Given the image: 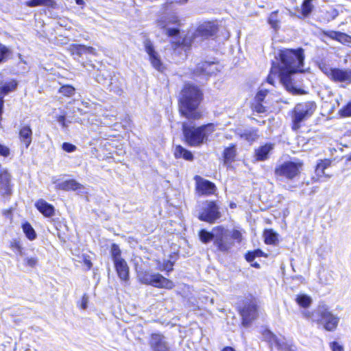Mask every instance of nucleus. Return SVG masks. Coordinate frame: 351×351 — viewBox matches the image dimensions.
Here are the masks:
<instances>
[{"label":"nucleus","instance_id":"1","mask_svg":"<svg viewBox=\"0 0 351 351\" xmlns=\"http://www.w3.org/2000/svg\"><path fill=\"white\" fill-rule=\"evenodd\" d=\"M280 63L278 66H272L267 82L274 84L275 78H278L285 88L293 95L304 93V91L294 86L291 75L297 72H302L304 53L302 48L298 49H285L279 53Z\"/></svg>","mask_w":351,"mask_h":351},{"label":"nucleus","instance_id":"2","mask_svg":"<svg viewBox=\"0 0 351 351\" xmlns=\"http://www.w3.org/2000/svg\"><path fill=\"white\" fill-rule=\"evenodd\" d=\"M202 93L197 86L187 84L180 93V112L189 119H198L201 113L197 108L201 99Z\"/></svg>","mask_w":351,"mask_h":351},{"label":"nucleus","instance_id":"3","mask_svg":"<svg viewBox=\"0 0 351 351\" xmlns=\"http://www.w3.org/2000/svg\"><path fill=\"white\" fill-rule=\"evenodd\" d=\"M133 261L134 263L137 278L141 283L149 285L158 288L168 289H171L174 287L173 282L171 280L159 274L150 273L144 264H139V262H141V258H134Z\"/></svg>","mask_w":351,"mask_h":351},{"label":"nucleus","instance_id":"4","mask_svg":"<svg viewBox=\"0 0 351 351\" xmlns=\"http://www.w3.org/2000/svg\"><path fill=\"white\" fill-rule=\"evenodd\" d=\"M215 124L208 123L198 128L189 126L186 122L182 123V130L186 143L197 147L206 142L208 136L215 131Z\"/></svg>","mask_w":351,"mask_h":351},{"label":"nucleus","instance_id":"5","mask_svg":"<svg viewBox=\"0 0 351 351\" xmlns=\"http://www.w3.org/2000/svg\"><path fill=\"white\" fill-rule=\"evenodd\" d=\"M316 104L313 101H306L297 104L292 115V129L298 130L301 127L302 122L311 117L316 109Z\"/></svg>","mask_w":351,"mask_h":351},{"label":"nucleus","instance_id":"6","mask_svg":"<svg viewBox=\"0 0 351 351\" xmlns=\"http://www.w3.org/2000/svg\"><path fill=\"white\" fill-rule=\"evenodd\" d=\"M302 163L300 162L287 161L278 165L274 170L276 177L282 180H293L300 173Z\"/></svg>","mask_w":351,"mask_h":351},{"label":"nucleus","instance_id":"7","mask_svg":"<svg viewBox=\"0 0 351 351\" xmlns=\"http://www.w3.org/2000/svg\"><path fill=\"white\" fill-rule=\"evenodd\" d=\"M214 245L221 252H227L234 245L228 230L222 226L214 228Z\"/></svg>","mask_w":351,"mask_h":351},{"label":"nucleus","instance_id":"8","mask_svg":"<svg viewBox=\"0 0 351 351\" xmlns=\"http://www.w3.org/2000/svg\"><path fill=\"white\" fill-rule=\"evenodd\" d=\"M317 323L323 326L325 330L333 331L337 327L339 318L333 315L328 309L322 306H319L316 312Z\"/></svg>","mask_w":351,"mask_h":351},{"label":"nucleus","instance_id":"9","mask_svg":"<svg viewBox=\"0 0 351 351\" xmlns=\"http://www.w3.org/2000/svg\"><path fill=\"white\" fill-rule=\"evenodd\" d=\"M319 68L328 77L335 82L346 84L351 83L350 69H333L326 64H322Z\"/></svg>","mask_w":351,"mask_h":351},{"label":"nucleus","instance_id":"10","mask_svg":"<svg viewBox=\"0 0 351 351\" xmlns=\"http://www.w3.org/2000/svg\"><path fill=\"white\" fill-rule=\"evenodd\" d=\"M221 213L216 202L206 201L202 204V210L199 213V219L208 223H214L219 219Z\"/></svg>","mask_w":351,"mask_h":351},{"label":"nucleus","instance_id":"11","mask_svg":"<svg viewBox=\"0 0 351 351\" xmlns=\"http://www.w3.org/2000/svg\"><path fill=\"white\" fill-rule=\"evenodd\" d=\"M263 337L271 346H275L278 350L282 351H297L296 347L292 343L291 341L284 337H277L269 330H265Z\"/></svg>","mask_w":351,"mask_h":351},{"label":"nucleus","instance_id":"12","mask_svg":"<svg viewBox=\"0 0 351 351\" xmlns=\"http://www.w3.org/2000/svg\"><path fill=\"white\" fill-rule=\"evenodd\" d=\"M144 47L146 53L149 56V60L156 70L162 71L163 65L161 62L160 58L158 52L155 50L152 43L149 40H146L144 42Z\"/></svg>","mask_w":351,"mask_h":351},{"label":"nucleus","instance_id":"13","mask_svg":"<svg viewBox=\"0 0 351 351\" xmlns=\"http://www.w3.org/2000/svg\"><path fill=\"white\" fill-rule=\"evenodd\" d=\"M243 325L248 326L257 317V306L254 302H250L248 304H245L241 312Z\"/></svg>","mask_w":351,"mask_h":351},{"label":"nucleus","instance_id":"14","mask_svg":"<svg viewBox=\"0 0 351 351\" xmlns=\"http://www.w3.org/2000/svg\"><path fill=\"white\" fill-rule=\"evenodd\" d=\"M195 180L196 189L199 193L202 195H211L215 192L216 186L213 182L204 180L199 176H196Z\"/></svg>","mask_w":351,"mask_h":351},{"label":"nucleus","instance_id":"15","mask_svg":"<svg viewBox=\"0 0 351 351\" xmlns=\"http://www.w3.org/2000/svg\"><path fill=\"white\" fill-rule=\"evenodd\" d=\"M218 71L217 64L216 63L204 62L197 64L194 71V74L211 75L215 74Z\"/></svg>","mask_w":351,"mask_h":351},{"label":"nucleus","instance_id":"16","mask_svg":"<svg viewBox=\"0 0 351 351\" xmlns=\"http://www.w3.org/2000/svg\"><path fill=\"white\" fill-rule=\"evenodd\" d=\"M149 344L154 351H169V350L164 337L159 334L152 335Z\"/></svg>","mask_w":351,"mask_h":351},{"label":"nucleus","instance_id":"17","mask_svg":"<svg viewBox=\"0 0 351 351\" xmlns=\"http://www.w3.org/2000/svg\"><path fill=\"white\" fill-rule=\"evenodd\" d=\"M11 176L7 171L0 173V193L3 196L10 195L11 194Z\"/></svg>","mask_w":351,"mask_h":351},{"label":"nucleus","instance_id":"18","mask_svg":"<svg viewBox=\"0 0 351 351\" xmlns=\"http://www.w3.org/2000/svg\"><path fill=\"white\" fill-rule=\"evenodd\" d=\"M114 267L121 280H128L129 279V267L126 261L122 258L114 262Z\"/></svg>","mask_w":351,"mask_h":351},{"label":"nucleus","instance_id":"19","mask_svg":"<svg viewBox=\"0 0 351 351\" xmlns=\"http://www.w3.org/2000/svg\"><path fill=\"white\" fill-rule=\"evenodd\" d=\"M215 31V27L210 23L200 25L195 33L193 43L195 42L199 37L208 38L212 36Z\"/></svg>","mask_w":351,"mask_h":351},{"label":"nucleus","instance_id":"20","mask_svg":"<svg viewBox=\"0 0 351 351\" xmlns=\"http://www.w3.org/2000/svg\"><path fill=\"white\" fill-rule=\"evenodd\" d=\"M274 144L266 143L255 150V157L257 160L263 161L269 158L270 152L274 149Z\"/></svg>","mask_w":351,"mask_h":351},{"label":"nucleus","instance_id":"21","mask_svg":"<svg viewBox=\"0 0 351 351\" xmlns=\"http://www.w3.org/2000/svg\"><path fill=\"white\" fill-rule=\"evenodd\" d=\"M35 206L36 208L45 217H50L53 216L55 213V208L54 207L47 203L46 201H45L43 199H38L36 204Z\"/></svg>","mask_w":351,"mask_h":351},{"label":"nucleus","instance_id":"22","mask_svg":"<svg viewBox=\"0 0 351 351\" xmlns=\"http://www.w3.org/2000/svg\"><path fill=\"white\" fill-rule=\"evenodd\" d=\"M71 53L73 55H77L79 56L83 54H93L95 55V49L92 47H87L82 45H73L70 47Z\"/></svg>","mask_w":351,"mask_h":351},{"label":"nucleus","instance_id":"23","mask_svg":"<svg viewBox=\"0 0 351 351\" xmlns=\"http://www.w3.org/2000/svg\"><path fill=\"white\" fill-rule=\"evenodd\" d=\"M236 134L241 138L248 142H253L258 137L257 131L254 129H237Z\"/></svg>","mask_w":351,"mask_h":351},{"label":"nucleus","instance_id":"24","mask_svg":"<svg viewBox=\"0 0 351 351\" xmlns=\"http://www.w3.org/2000/svg\"><path fill=\"white\" fill-rule=\"evenodd\" d=\"M332 39L336 40L339 43L351 47V36L339 32H329L326 34Z\"/></svg>","mask_w":351,"mask_h":351},{"label":"nucleus","instance_id":"25","mask_svg":"<svg viewBox=\"0 0 351 351\" xmlns=\"http://www.w3.org/2000/svg\"><path fill=\"white\" fill-rule=\"evenodd\" d=\"M58 189L64 191H77L81 192L84 186L75 180H69L62 182L58 185Z\"/></svg>","mask_w":351,"mask_h":351},{"label":"nucleus","instance_id":"26","mask_svg":"<svg viewBox=\"0 0 351 351\" xmlns=\"http://www.w3.org/2000/svg\"><path fill=\"white\" fill-rule=\"evenodd\" d=\"M179 21L175 14H169L161 16L157 22L158 26L160 28H166L171 24H176Z\"/></svg>","mask_w":351,"mask_h":351},{"label":"nucleus","instance_id":"27","mask_svg":"<svg viewBox=\"0 0 351 351\" xmlns=\"http://www.w3.org/2000/svg\"><path fill=\"white\" fill-rule=\"evenodd\" d=\"M21 141L27 148L32 143V131L29 126H23L19 131Z\"/></svg>","mask_w":351,"mask_h":351},{"label":"nucleus","instance_id":"28","mask_svg":"<svg viewBox=\"0 0 351 351\" xmlns=\"http://www.w3.org/2000/svg\"><path fill=\"white\" fill-rule=\"evenodd\" d=\"M174 156L176 158H183L189 161H191L193 159V154L181 145H177L174 151Z\"/></svg>","mask_w":351,"mask_h":351},{"label":"nucleus","instance_id":"29","mask_svg":"<svg viewBox=\"0 0 351 351\" xmlns=\"http://www.w3.org/2000/svg\"><path fill=\"white\" fill-rule=\"evenodd\" d=\"M315 0H304L302 4V14L303 17L308 16L314 9Z\"/></svg>","mask_w":351,"mask_h":351},{"label":"nucleus","instance_id":"30","mask_svg":"<svg viewBox=\"0 0 351 351\" xmlns=\"http://www.w3.org/2000/svg\"><path fill=\"white\" fill-rule=\"evenodd\" d=\"M331 165V161L328 159H325L321 160L319 163H317L316 167V174L318 176H322L325 174V169L330 167Z\"/></svg>","mask_w":351,"mask_h":351},{"label":"nucleus","instance_id":"31","mask_svg":"<svg viewBox=\"0 0 351 351\" xmlns=\"http://www.w3.org/2000/svg\"><path fill=\"white\" fill-rule=\"evenodd\" d=\"M26 5L29 7H36V6H53V0H29L26 2Z\"/></svg>","mask_w":351,"mask_h":351},{"label":"nucleus","instance_id":"32","mask_svg":"<svg viewBox=\"0 0 351 351\" xmlns=\"http://www.w3.org/2000/svg\"><path fill=\"white\" fill-rule=\"evenodd\" d=\"M296 302L302 307L306 308L311 304V298L306 295H298L295 298Z\"/></svg>","mask_w":351,"mask_h":351},{"label":"nucleus","instance_id":"33","mask_svg":"<svg viewBox=\"0 0 351 351\" xmlns=\"http://www.w3.org/2000/svg\"><path fill=\"white\" fill-rule=\"evenodd\" d=\"M223 156L226 162H232L236 156V149L234 145H232L224 150Z\"/></svg>","mask_w":351,"mask_h":351},{"label":"nucleus","instance_id":"34","mask_svg":"<svg viewBox=\"0 0 351 351\" xmlns=\"http://www.w3.org/2000/svg\"><path fill=\"white\" fill-rule=\"evenodd\" d=\"M265 242L267 244H274L278 240V235L272 230H267L264 232Z\"/></svg>","mask_w":351,"mask_h":351},{"label":"nucleus","instance_id":"35","mask_svg":"<svg viewBox=\"0 0 351 351\" xmlns=\"http://www.w3.org/2000/svg\"><path fill=\"white\" fill-rule=\"evenodd\" d=\"M23 230L25 234L26 237L29 240H34L36 237V234L32 228V226L29 223H25L22 226Z\"/></svg>","mask_w":351,"mask_h":351},{"label":"nucleus","instance_id":"36","mask_svg":"<svg viewBox=\"0 0 351 351\" xmlns=\"http://www.w3.org/2000/svg\"><path fill=\"white\" fill-rule=\"evenodd\" d=\"M199 237L201 241L204 243H207L211 240H214V228L212 232H209L205 230H202L199 233Z\"/></svg>","mask_w":351,"mask_h":351},{"label":"nucleus","instance_id":"37","mask_svg":"<svg viewBox=\"0 0 351 351\" xmlns=\"http://www.w3.org/2000/svg\"><path fill=\"white\" fill-rule=\"evenodd\" d=\"M268 23L271 25V27L275 30L279 29L280 21L278 18V11H275L271 13L268 19Z\"/></svg>","mask_w":351,"mask_h":351},{"label":"nucleus","instance_id":"38","mask_svg":"<svg viewBox=\"0 0 351 351\" xmlns=\"http://www.w3.org/2000/svg\"><path fill=\"white\" fill-rule=\"evenodd\" d=\"M16 82L14 81L10 82L3 84L0 88L1 93H3L4 95L8 94V93L14 90L16 87Z\"/></svg>","mask_w":351,"mask_h":351},{"label":"nucleus","instance_id":"39","mask_svg":"<svg viewBox=\"0 0 351 351\" xmlns=\"http://www.w3.org/2000/svg\"><path fill=\"white\" fill-rule=\"evenodd\" d=\"M121 252L119 247L115 243L112 244L110 249V254L113 262L117 261V260L122 259L121 256Z\"/></svg>","mask_w":351,"mask_h":351},{"label":"nucleus","instance_id":"40","mask_svg":"<svg viewBox=\"0 0 351 351\" xmlns=\"http://www.w3.org/2000/svg\"><path fill=\"white\" fill-rule=\"evenodd\" d=\"M59 92L64 96L70 97L75 93V88L69 85L62 86Z\"/></svg>","mask_w":351,"mask_h":351},{"label":"nucleus","instance_id":"41","mask_svg":"<svg viewBox=\"0 0 351 351\" xmlns=\"http://www.w3.org/2000/svg\"><path fill=\"white\" fill-rule=\"evenodd\" d=\"M339 114L342 117H351V101L339 110Z\"/></svg>","mask_w":351,"mask_h":351},{"label":"nucleus","instance_id":"42","mask_svg":"<svg viewBox=\"0 0 351 351\" xmlns=\"http://www.w3.org/2000/svg\"><path fill=\"white\" fill-rule=\"evenodd\" d=\"M263 252L260 250H256L253 252H248L245 255V259L248 262H252L256 257H259L263 256Z\"/></svg>","mask_w":351,"mask_h":351},{"label":"nucleus","instance_id":"43","mask_svg":"<svg viewBox=\"0 0 351 351\" xmlns=\"http://www.w3.org/2000/svg\"><path fill=\"white\" fill-rule=\"evenodd\" d=\"M38 263L37 256L26 257L24 259V265L30 267H34Z\"/></svg>","mask_w":351,"mask_h":351},{"label":"nucleus","instance_id":"44","mask_svg":"<svg viewBox=\"0 0 351 351\" xmlns=\"http://www.w3.org/2000/svg\"><path fill=\"white\" fill-rule=\"evenodd\" d=\"M9 53V49L3 45L0 44V62L4 61L6 59Z\"/></svg>","mask_w":351,"mask_h":351},{"label":"nucleus","instance_id":"45","mask_svg":"<svg viewBox=\"0 0 351 351\" xmlns=\"http://www.w3.org/2000/svg\"><path fill=\"white\" fill-rule=\"evenodd\" d=\"M267 94V91L265 90H259L255 97L254 102L262 103L265 97H266Z\"/></svg>","mask_w":351,"mask_h":351},{"label":"nucleus","instance_id":"46","mask_svg":"<svg viewBox=\"0 0 351 351\" xmlns=\"http://www.w3.org/2000/svg\"><path fill=\"white\" fill-rule=\"evenodd\" d=\"M230 238L232 241L234 240L238 243H240L242 241V234L240 231L237 230H234L232 234H230Z\"/></svg>","mask_w":351,"mask_h":351},{"label":"nucleus","instance_id":"47","mask_svg":"<svg viewBox=\"0 0 351 351\" xmlns=\"http://www.w3.org/2000/svg\"><path fill=\"white\" fill-rule=\"evenodd\" d=\"M252 108L258 113H263L265 112V107L260 102H254L252 104Z\"/></svg>","mask_w":351,"mask_h":351},{"label":"nucleus","instance_id":"48","mask_svg":"<svg viewBox=\"0 0 351 351\" xmlns=\"http://www.w3.org/2000/svg\"><path fill=\"white\" fill-rule=\"evenodd\" d=\"M165 32V34L168 36H173L177 35L179 33V30L176 28H171L167 27L166 28H162Z\"/></svg>","mask_w":351,"mask_h":351},{"label":"nucleus","instance_id":"49","mask_svg":"<svg viewBox=\"0 0 351 351\" xmlns=\"http://www.w3.org/2000/svg\"><path fill=\"white\" fill-rule=\"evenodd\" d=\"M88 296L87 294H84L82 298V300L80 301V307L83 309V310H85L86 309L87 306H88Z\"/></svg>","mask_w":351,"mask_h":351},{"label":"nucleus","instance_id":"50","mask_svg":"<svg viewBox=\"0 0 351 351\" xmlns=\"http://www.w3.org/2000/svg\"><path fill=\"white\" fill-rule=\"evenodd\" d=\"M62 147L66 152H73L76 150V147L69 143H64Z\"/></svg>","mask_w":351,"mask_h":351},{"label":"nucleus","instance_id":"51","mask_svg":"<svg viewBox=\"0 0 351 351\" xmlns=\"http://www.w3.org/2000/svg\"><path fill=\"white\" fill-rule=\"evenodd\" d=\"M173 263L170 261H167L166 262H164L162 267L160 268L161 270H165L167 271H170L173 269Z\"/></svg>","mask_w":351,"mask_h":351},{"label":"nucleus","instance_id":"52","mask_svg":"<svg viewBox=\"0 0 351 351\" xmlns=\"http://www.w3.org/2000/svg\"><path fill=\"white\" fill-rule=\"evenodd\" d=\"M330 347L332 351H344L343 346L336 341L332 342Z\"/></svg>","mask_w":351,"mask_h":351},{"label":"nucleus","instance_id":"53","mask_svg":"<svg viewBox=\"0 0 351 351\" xmlns=\"http://www.w3.org/2000/svg\"><path fill=\"white\" fill-rule=\"evenodd\" d=\"M12 247L15 248L17 251V252L19 254V255L23 256V247H21L20 243L19 241H14L12 243Z\"/></svg>","mask_w":351,"mask_h":351},{"label":"nucleus","instance_id":"54","mask_svg":"<svg viewBox=\"0 0 351 351\" xmlns=\"http://www.w3.org/2000/svg\"><path fill=\"white\" fill-rule=\"evenodd\" d=\"M10 154V149L0 143V155L8 156Z\"/></svg>","mask_w":351,"mask_h":351},{"label":"nucleus","instance_id":"55","mask_svg":"<svg viewBox=\"0 0 351 351\" xmlns=\"http://www.w3.org/2000/svg\"><path fill=\"white\" fill-rule=\"evenodd\" d=\"M57 121L63 127L66 128L67 124L66 123L65 120V116L64 115H60L57 117Z\"/></svg>","mask_w":351,"mask_h":351},{"label":"nucleus","instance_id":"56","mask_svg":"<svg viewBox=\"0 0 351 351\" xmlns=\"http://www.w3.org/2000/svg\"><path fill=\"white\" fill-rule=\"evenodd\" d=\"M104 74H98L96 76V80L99 83H105L106 79H103Z\"/></svg>","mask_w":351,"mask_h":351},{"label":"nucleus","instance_id":"57","mask_svg":"<svg viewBox=\"0 0 351 351\" xmlns=\"http://www.w3.org/2000/svg\"><path fill=\"white\" fill-rule=\"evenodd\" d=\"M84 265L87 266V268H88V269H90L91 268V267H92V263H91V261H90L89 259H88V258H86V257H84Z\"/></svg>","mask_w":351,"mask_h":351},{"label":"nucleus","instance_id":"58","mask_svg":"<svg viewBox=\"0 0 351 351\" xmlns=\"http://www.w3.org/2000/svg\"><path fill=\"white\" fill-rule=\"evenodd\" d=\"M221 351H236L234 348L232 347H225Z\"/></svg>","mask_w":351,"mask_h":351},{"label":"nucleus","instance_id":"59","mask_svg":"<svg viewBox=\"0 0 351 351\" xmlns=\"http://www.w3.org/2000/svg\"><path fill=\"white\" fill-rule=\"evenodd\" d=\"M188 40H189V43L191 44V39H189L188 38H186L184 39L182 44L184 45H187L188 44Z\"/></svg>","mask_w":351,"mask_h":351},{"label":"nucleus","instance_id":"60","mask_svg":"<svg viewBox=\"0 0 351 351\" xmlns=\"http://www.w3.org/2000/svg\"><path fill=\"white\" fill-rule=\"evenodd\" d=\"M75 3L80 5H84V2L83 0H75Z\"/></svg>","mask_w":351,"mask_h":351},{"label":"nucleus","instance_id":"61","mask_svg":"<svg viewBox=\"0 0 351 351\" xmlns=\"http://www.w3.org/2000/svg\"><path fill=\"white\" fill-rule=\"evenodd\" d=\"M252 266L256 267V268H259L260 267V265L258 263H254L252 264Z\"/></svg>","mask_w":351,"mask_h":351},{"label":"nucleus","instance_id":"62","mask_svg":"<svg viewBox=\"0 0 351 351\" xmlns=\"http://www.w3.org/2000/svg\"><path fill=\"white\" fill-rule=\"evenodd\" d=\"M179 3L183 4L188 1V0H177Z\"/></svg>","mask_w":351,"mask_h":351},{"label":"nucleus","instance_id":"63","mask_svg":"<svg viewBox=\"0 0 351 351\" xmlns=\"http://www.w3.org/2000/svg\"><path fill=\"white\" fill-rule=\"evenodd\" d=\"M114 92H116L117 93L119 94L120 92H121V90H114Z\"/></svg>","mask_w":351,"mask_h":351},{"label":"nucleus","instance_id":"64","mask_svg":"<svg viewBox=\"0 0 351 351\" xmlns=\"http://www.w3.org/2000/svg\"><path fill=\"white\" fill-rule=\"evenodd\" d=\"M84 105H85V106L87 108L88 107V102H86V103H82Z\"/></svg>","mask_w":351,"mask_h":351}]
</instances>
